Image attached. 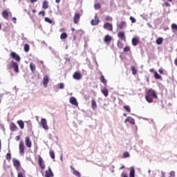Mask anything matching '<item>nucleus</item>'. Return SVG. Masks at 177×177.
I'll return each instance as SVG.
<instances>
[{
    "instance_id": "31",
    "label": "nucleus",
    "mask_w": 177,
    "mask_h": 177,
    "mask_svg": "<svg viewBox=\"0 0 177 177\" xmlns=\"http://www.w3.org/2000/svg\"><path fill=\"white\" fill-rule=\"evenodd\" d=\"M145 99L148 103H153V97H149V95H145Z\"/></svg>"
},
{
    "instance_id": "58",
    "label": "nucleus",
    "mask_w": 177,
    "mask_h": 177,
    "mask_svg": "<svg viewBox=\"0 0 177 177\" xmlns=\"http://www.w3.org/2000/svg\"><path fill=\"white\" fill-rule=\"evenodd\" d=\"M162 176L161 177H165V173L164 171H161Z\"/></svg>"
},
{
    "instance_id": "12",
    "label": "nucleus",
    "mask_w": 177,
    "mask_h": 177,
    "mask_svg": "<svg viewBox=\"0 0 177 177\" xmlns=\"http://www.w3.org/2000/svg\"><path fill=\"white\" fill-rule=\"evenodd\" d=\"M125 124H127V122H129V124H132V125H135V119L128 116L125 121H124Z\"/></svg>"
},
{
    "instance_id": "24",
    "label": "nucleus",
    "mask_w": 177,
    "mask_h": 177,
    "mask_svg": "<svg viewBox=\"0 0 177 177\" xmlns=\"http://www.w3.org/2000/svg\"><path fill=\"white\" fill-rule=\"evenodd\" d=\"M13 165H15V167H17V168H19V167H20V162L17 160V159H13Z\"/></svg>"
},
{
    "instance_id": "32",
    "label": "nucleus",
    "mask_w": 177,
    "mask_h": 177,
    "mask_svg": "<svg viewBox=\"0 0 177 177\" xmlns=\"http://www.w3.org/2000/svg\"><path fill=\"white\" fill-rule=\"evenodd\" d=\"M156 44L157 45H161L162 44V37H158L156 39Z\"/></svg>"
},
{
    "instance_id": "49",
    "label": "nucleus",
    "mask_w": 177,
    "mask_h": 177,
    "mask_svg": "<svg viewBox=\"0 0 177 177\" xmlns=\"http://www.w3.org/2000/svg\"><path fill=\"white\" fill-rule=\"evenodd\" d=\"M169 175H170V177H174V176H175V171H170Z\"/></svg>"
},
{
    "instance_id": "8",
    "label": "nucleus",
    "mask_w": 177,
    "mask_h": 177,
    "mask_svg": "<svg viewBox=\"0 0 177 177\" xmlns=\"http://www.w3.org/2000/svg\"><path fill=\"white\" fill-rule=\"evenodd\" d=\"M45 177H53V171H52V169L50 167H48V170L46 171Z\"/></svg>"
},
{
    "instance_id": "2",
    "label": "nucleus",
    "mask_w": 177,
    "mask_h": 177,
    "mask_svg": "<svg viewBox=\"0 0 177 177\" xmlns=\"http://www.w3.org/2000/svg\"><path fill=\"white\" fill-rule=\"evenodd\" d=\"M40 125L45 131H48L49 129V127H48V121L45 118L41 119Z\"/></svg>"
},
{
    "instance_id": "5",
    "label": "nucleus",
    "mask_w": 177,
    "mask_h": 177,
    "mask_svg": "<svg viewBox=\"0 0 177 177\" xmlns=\"http://www.w3.org/2000/svg\"><path fill=\"white\" fill-rule=\"evenodd\" d=\"M103 28L107 30L108 31H113V24L106 22L104 24Z\"/></svg>"
},
{
    "instance_id": "17",
    "label": "nucleus",
    "mask_w": 177,
    "mask_h": 177,
    "mask_svg": "<svg viewBox=\"0 0 177 177\" xmlns=\"http://www.w3.org/2000/svg\"><path fill=\"white\" fill-rule=\"evenodd\" d=\"M118 28H120V30L124 28V27H127V22L122 21L121 23H120L119 24H118Z\"/></svg>"
},
{
    "instance_id": "26",
    "label": "nucleus",
    "mask_w": 177,
    "mask_h": 177,
    "mask_svg": "<svg viewBox=\"0 0 177 177\" xmlns=\"http://www.w3.org/2000/svg\"><path fill=\"white\" fill-rule=\"evenodd\" d=\"M96 107H97V105L96 104V101H95V100H92L91 109H93V110H95L96 109Z\"/></svg>"
},
{
    "instance_id": "27",
    "label": "nucleus",
    "mask_w": 177,
    "mask_h": 177,
    "mask_svg": "<svg viewBox=\"0 0 177 177\" xmlns=\"http://www.w3.org/2000/svg\"><path fill=\"white\" fill-rule=\"evenodd\" d=\"M48 2L46 1H44L42 4L43 9H48L49 8Z\"/></svg>"
},
{
    "instance_id": "13",
    "label": "nucleus",
    "mask_w": 177,
    "mask_h": 177,
    "mask_svg": "<svg viewBox=\"0 0 177 177\" xmlns=\"http://www.w3.org/2000/svg\"><path fill=\"white\" fill-rule=\"evenodd\" d=\"M69 102L73 106H78V102H77V99L75 97H71L69 99Z\"/></svg>"
},
{
    "instance_id": "45",
    "label": "nucleus",
    "mask_w": 177,
    "mask_h": 177,
    "mask_svg": "<svg viewBox=\"0 0 177 177\" xmlns=\"http://www.w3.org/2000/svg\"><path fill=\"white\" fill-rule=\"evenodd\" d=\"M131 71H132V74H133V75H135V74H136V69H135V67H133V66L131 67Z\"/></svg>"
},
{
    "instance_id": "22",
    "label": "nucleus",
    "mask_w": 177,
    "mask_h": 177,
    "mask_svg": "<svg viewBox=\"0 0 177 177\" xmlns=\"http://www.w3.org/2000/svg\"><path fill=\"white\" fill-rule=\"evenodd\" d=\"M17 124L21 129H24V122L23 120H18Z\"/></svg>"
},
{
    "instance_id": "18",
    "label": "nucleus",
    "mask_w": 177,
    "mask_h": 177,
    "mask_svg": "<svg viewBox=\"0 0 177 177\" xmlns=\"http://www.w3.org/2000/svg\"><path fill=\"white\" fill-rule=\"evenodd\" d=\"M81 77H82L81 73L78 72H75L73 75V77L74 78V80H80Z\"/></svg>"
},
{
    "instance_id": "34",
    "label": "nucleus",
    "mask_w": 177,
    "mask_h": 177,
    "mask_svg": "<svg viewBox=\"0 0 177 177\" xmlns=\"http://www.w3.org/2000/svg\"><path fill=\"white\" fill-rule=\"evenodd\" d=\"M61 39H66L67 38V33L63 32L60 36Z\"/></svg>"
},
{
    "instance_id": "19",
    "label": "nucleus",
    "mask_w": 177,
    "mask_h": 177,
    "mask_svg": "<svg viewBox=\"0 0 177 177\" xmlns=\"http://www.w3.org/2000/svg\"><path fill=\"white\" fill-rule=\"evenodd\" d=\"M131 42H132V45L133 46H136V45H138V44H139V39H138V38H136V37H133L131 39Z\"/></svg>"
},
{
    "instance_id": "50",
    "label": "nucleus",
    "mask_w": 177,
    "mask_h": 177,
    "mask_svg": "<svg viewBox=\"0 0 177 177\" xmlns=\"http://www.w3.org/2000/svg\"><path fill=\"white\" fill-rule=\"evenodd\" d=\"M39 15H41L42 17H44L45 16V12H44V11H40V12H39Z\"/></svg>"
},
{
    "instance_id": "16",
    "label": "nucleus",
    "mask_w": 177,
    "mask_h": 177,
    "mask_svg": "<svg viewBox=\"0 0 177 177\" xmlns=\"http://www.w3.org/2000/svg\"><path fill=\"white\" fill-rule=\"evenodd\" d=\"M71 169L73 171V175H75V176L81 177V173H80V171L75 170V169H74V167L71 166Z\"/></svg>"
},
{
    "instance_id": "28",
    "label": "nucleus",
    "mask_w": 177,
    "mask_h": 177,
    "mask_svg": "<svg viewBox=\"0 0 177 177\" xmlns=\"http://www.w3.org/2000/svg\"><path fill=\"white\" fill-rule=\"evenodd\" d=\"M118 37H119L120 39H124L125 38V33H124V32H119Z\"/></svg>"
},
{
    "instance_id": "14",
    "label": "nucleus",
    "mask_w": 177,
    "mask_h": 177,
    "mask_svg": "<svg viewBox=\"0 0 177 177\" xmlns=\"http://www.w3.org/2000/svg\"><path fill=\"white\" fill-rule=\"evenodd\" d=\"M9 13H10V12H8V10H4L2 12V16L3 19H6V20H8L9 17Z\"/></svg>"
},
{
    "instance_id": "61",
    "label": "nucleus",
    "mask_w": 177,
    "mask_h": 177,
    "mask_svg": "<svg viewBox=\"0 0 177 177\" xmlns=\"http://www.w3.org/2000/svg\"><path fill=\"white\" fill-rule=\"evenodd\" d=\"M56 3H60V0H55Z\"/></svg>"
},
{
    "instance_id": "40",
    "label": "nucleus",
    "mask_w": 177,
    "mask_h": 177,
    "mask_svg": "<svg viewBox=\"0 0 177 177\" xmlns=\"http://www.w3.org/2000/svg\"><path fill=\"white\" fill-rule=\"evenodd\" d=\"M105 20L106 21H113V17H111L110 16H106V17H105Z\"/></svg>"
},
{
    "instance_id": "36",
    "label": "nucleus",
    "mask_w": 177,
    "mask_h": 177,
    "mask_svg": "<svg viewBox=\"0 0 177 177\" xmlns=\"http://www.w3.org/2000/svg\"><path fill=\"white\" fill-rule=\"evenodd\" d=\"M128 157H130L129 153L128 151H125L123 153V158H128Z\"/></svg>"
},
{
    "instance_id": "62",
    "label": "nucleus",
    "mask_w": 177,
    "mask_h": 177,
    "mask_svg": "<svg viewBox=\"0 0 177 177\" xmlns=\"http://www.w3.org/2000/svg\"><path fill=\"white\" fill-rule=\"evenodd\" d=\"M124 168H125V166L122 165V166L120 168V169H124Z\"/></svg>"
},
{
    "instance_id": "35",
    "label": "nucleus",
    "mask_w": 177,
    "mask_h": 177,
    "mask_svg": "<svg viewBox=\"0 0 177 177\" xmlns=\"http://www.w3.org/2000/svg\"><path fill=\"white\" fill-rule=\"evenodd\" d=\"M154 77L156 80H160L161 78V75H160L157 72H154Z\"/></svg>"
},
{
    "instance_id": "54",
    "label": "nucleus",
    "mask_w": 177,
    "mask_h": 177,
    "mask_svg": "<svg viewBox=\"0 0 177 177\" xmlns=\"http://www.w3.org/2000/svg\"><path fill=\"white\" fill-rule=\"evenodd\" d=\"M30 3H34V2H38V0H30Z\"/></svg>"
},
{
    "instance_id": "41",
    "label": "nucleus",
    "mask_w": 177,
    "mask_h": 177,
    "mask_svg": "<svg viewBox=\"0 0 177 177\" xmlns=\"http://www.w3.org/2000/svg\"><path fill=\"white\" fill-rule=\"evenodd\" d=\"M124 109L126 111H128V113H131V107H129V106H124Z\"/></svg>"
},
{
    "instance_id": "29",
    "label": "nucleus",
    "mask_w": 177,
    "mask_h": 177,
    "mask_svg": "<svg viewBox=\"0 0 177 177\" xmlns=\"http://www.w3.org/2000/svg\"><path fill=\"white\" fill-rule=\"evenodd\" d=\"M100 81L102 82V84H104V85H107V80H106L104 75H101Z\"/></svg>"
},
{
    "instance_id": "23",
    "label": "nucleus",
    "mask_w": 177,
    "mask_h": 177,
    "mask_svg": "<svg viewBox=\"0 0 177 177\" xmlns=\"http://www.w3.org/2000/svg\"><path fill=\"white\" fill-rule=\"evenodd\" d=\"M10 128L11 131H12V132H15V131H16L17 129V127L16 126V124L15 123H11Z\"/></svg>"
},
{
    "instance_id": "59",
    "label": "nucleus",
    "mask_w": 177,
    "mask_h": 177,
    "mask_svg": "<svg viewBox=\"0 0 177 177\" xmlns=\"http://www.w3.org/2000/svg\"><path fill=\"white\" fill-rule=\"evenodd\" d=\"M174 64L177 66V59L174 60Z\"/></svg>"
},
{
    "instance_id": "7",
    "label": "nucleus",
    "mask_w": 177,
    "mask_h": 177,
    "mask_svg": "<svg viewBox=\"0 0 177 177\" xmlns=\"http://www.w3.org/2000/svg\"><path fill=\"white\" fill-rule=\"evenodd\" d=\"M10 56L12 59H15L16 62H20V56L19 55L16 54L15 52H11Z\"/></svg>"
},
{
    "instance_id": "47",
    "label": "nucleus",
    "mask_w": 177,
    "mask_h": 177,
    "mask_svg": "<svg viewBox=\"0 0 177 177\" xmlns=\"http://www.w3.org/2000/svg\"><path fill=\"white\" fill-rule=\"evenodd\" d=\"M118 46L121 49L122 48V44L120 41H118Z\"/></svg>"
},
{
    "instance_id": "42",
    "label": "nucleus",
    "mask_w": 177,
    "mask_h": 177,
    "mask_svg": "<svg viewBox=\"0 0 177 177\" xmlns=\"http://www.w3.org/2000/svg\"><path fill=\"white\" fill-rule=\"evenodd\" d=\"M58 86H59V89H64V83H59L58 84Z\"/></svg>"
},
{
    "instance_id": "4",
    "label": "nucleus",
    "mask_w": 177,
    "mask_h": 177,
    "mask_svg": "<svg viewBox=\"0 0 177 177\" xmlns=\"http://www.w3.org/2000/svg\"><path fill=\"white\" fill-rule=\"evenodd\" d=\"M147 96H149V97H153L154 99H157V94H156V92L151 89L149 90L147 92Z\"/></svg>"
},
{
    "instance_id": "60",
    "label": "nucleus",
    "mask_w": 177,
    "mask_h": 177,
    "mask_svg": "<svg viewBox=\"0 0 177 177\" xmlns=\"http://www.w3.org/2000/svg\"><path fill=\"white\" fill-rule=\"evenodd\" d=\"M149 71H150L151 73H154V68L150 69Z\"/></svg>"
},
{
    "instance_id": "20",
    "label": "nucleus",
    "mask_w": 177,
    "mask_h": 177,
    "mask_svg": "<svg viewBox=\"0 0 177 177\" xmlns=\"http://www.w3.org/2000/svg\"><path fill=\"white\" fill-rule=\"evenodd\" d=\"M102 93L104 95V96H105V97H107V96H109V90L107 88H104L102 90Z\"/></svg>"
},
{
    "instance_id": "43",
    "label": "nucleus",
    "mask_w": 177,
    "mask_h": 177,
    "mask_svg": "<svg viewBox=\"0 0 177 177\" xmlns=\"http://www.w3.org/2000/svg\"><path fill=\"white\" fill-rule=\"evenodd\" d=\"M94 9H100V3H96L94 5Z\"/></svg>"
},
{
    "instance_id": "9",
    "label": "nucleus",
    "mask_w": 177,
    "mask_h": 177,
    "mask_svg": "<svg viewBox=\"0 0 177 177\" xmlns=\"http://www.w3.org/2000/svg\"><path fill=\"white\" fill-rule=\"evenodd\" d=\"M39 165L40 168H41V169H45V163H44V159H42V158H41V156H39Z\"/></svg>"
},
{
    "instance_id": "6",
    "label": "nucleus",
    "mask_w": 177,
    "mask_h": 177,
    "mask_svg": "<svg viewBox=\"0 0 177 177\" xmlns=\"http://www.w3.org/2000/svg\"><path fill=\"white\" fill-rule=\"evenodd\" d=\"M48 83H49V77L48 75H45L43 78V85L44 88H48Z\"/></svg>"
},
{
    "instance_id": "1",
    "label": "nucleus",
    "mask_w": 177,
    "mask_h": 177,
    "mask_svg": "<svg viewBox=\"0 0 177 177\" xmlns=\"http://www.w3.org/2000/svg\"><path fill=\"white\" fill-rule=\"evenodd\" d=\"M12 67L14 68L15 73H19V64H17V62H15V61H11L10 64L7 65V68L8 70H10Z\"/></svg>"
},
{
    "instance_id": "46",
    "label": "nucleus",
    "mask_w": 177,
    "mask_h": 177,
    "mask_svg": "<svg viewBox=\"0 0 177 177\" xmlns=\"http://www.w3.org/2000/svg\"><path fill=\"white\" fill-rule=\"evenodd\" d=\"M171 28H172L173 30H177V25H176V24H173L171 25Z\"/></svg>"
},
{
    "instance_id": "21",
    "label": "nucleus",
    "mask_w": 177,
    "mask_h": 177,
    "mask_svg": "<svg viewBox=\"0 0 177 177\" xmlns=\"http://www.w3.org/2000/svg\"><path fill=\"white\" fill-rule=\"evenodd\" d=\"M111 39H113V38L111 37V36L106 35L104 38V41L105 42H110L111 41Z\"/></svg>"
},
{
    "instance_id": "55",
    "label": "nucleus",
    "mask_w": 177,
    "mask_h": 177,
    "mask_svg": "<svg viewBox=\"0 0 177 177\" xmlns=\"http://www.w3.org/2000/svg\"><path fill=\"white\" fill-rule=\"evenodd\" d=\"M15 139H16L17 141L20 140V136H17L16 138H15Z\"/></svg>"
},
{
    "instance_id": "57",
    "label": "nucleus",
    "mask_w": 177,
    "mask_h": 177,
    "mask_svg": "<svg viewBox=\"0 0 177 177\" xmlns=\"http://www.w3.org/2000/svg\"><path fill=\"white\" fill-rule=\"evenodd\" d=\"M158 73H160V74H162V73H163L162 69V68H160V69L158 70Z\"/></svg>"
},
{
    "instance_id": "38",
    "label": "nucleus",
    "mask_w": 177,
    "mask_h": 177,
    "mask_svg": "<svg viewBox=\"0 0 177 177\" xmlns=\"http://www.w3.org/2000/svg\"><path fill=\"white\" fill-rule=\"evenodd\" d=\"M50 157H51L53 160H55V152L53 151H50Z\"/></svg>"
},
{
    "instance_id": "56",
    "label": "nucleus",
    "mask_w": 177,
    "mask_h": 177,
    "mask_svg": "<svg viewBox=\"0 0 177 177\" xmlns=\"http://www.w3.org/2000/svg\"><path fill=\"white\" fill-rule=\"evenodd\" d=\"M165 6L167 7L171 6V5L168 2L165 3Z\"/></svg>"
},
{
    "instance_id": "44",
    "label": "nucleus",
    "mask_w": 177,
    "mask_h": 177,
    "mask_svg": "<svg viewBox=\"0 0 177 177\" xmlns=\"http://www.w3.org/2000/svg\"><path fill=\"white\" fill-rule=\"evenodd\" d=\"M129 19L131 20V23H136V19L133 17H130Z\"/></svg>"
},
{
    "instance_id": "63",
    "label": "nucleus",
    "mask_w": 177,
    "mask_h": 177,
    "mask_svg": "<svg viewBox=\"0 0 177 177\" xmlns=\"http://www.w3.org/2000/svg\"><path fill=\"white\" fill-rule=\"evenodd\" d=\"M48 49H50L51 50V52H53V50L52 49V47L49 46Z\"/></svg>"
},
{
    "instance_id": "3",
    "label": "nucleus",
    "mask_w": 177,
    "mask_h": 177,
    "mask_svg": "<svg viewBox=\"0 0 177 177\" xmlns=\"http://www.w3.org/2000/svg\"><path fill=\"white\" fill-rule=\"evenodd\" d=\"M24 142L20 141L19 145V150L20 156H24Z\"/></svg>"
},
{
    "instance_id": "11",
    "label": "nucleus",
    "mask_w": 177,
    "mask_h": 177,
    "mask_svg": "<svg viewBox=\"0 0 177 177\" xmlns=\"http://www.w3.org/2000/svg\"><path fill=\"white\" fill-rule=\"evenodd\" d=\"M91 26H97L99 24V18H97V16H95L94 19H92L91 21Z\"/></svg>"
},
{
    "instance_id": "51",
    "label": "nucleus",
    "mask_w": 177,
    "mask_h": 177,
    "mask_svg": "<svg viewBox=\"0 0 177 177\" xmlns=\"http://www.w3.org/2000/svg\"><path fill=\"white\" fill-rule=\"evenodd\" d=\"M128 50H129V47H128V46L124 47V52H128Z\"/></svg>"
},
{
    "instance_id": "25",
    "label": "nucleus",
    "mask_w": 177,
    "mask_h": 177,
    "mask_svg": "<svg viewBox=\"0 0 177 177\" xmlns=\"http://www.w3.org/2000/svg\"><path fill=\"white\" fill-rule=\"evenodd\" d=\"M129 177H135V168L131 167Z\"/></svg>"
},
{
    "instance_id": "30",
    "label": "nucleus",
    "mask_w": 177,
    "mask_h": 177,
    "mask_svg": "<svg viewBox=\"0 0 177 177\" xmlns=\"http://www.w3.org/2000/svg\"><path fill=\"white\" fill-rule=\"evenodd\" d=\"M30 71H31L32 73H34V71H35V68H36L35 64H32V63H30Z\"/></svg>"
},
{
    "instance_id": "37",
    "label": "nucleus",
    "mask_w": 177,
    "mask_h": 177,
    "mask_svg": "<svg viewBox=\"0 0 177 177\" xmlns=\"http://www.w3.org/2000/svg\"><path fill=\"white\" fill-rule=\"evenodd\" d=\"M44 21L46 23H49V24H52V23H53L52 20L48 18V17H45Z\"/></svg>"
},
{
    "instance_id": "33",
    "label": "nucleus",
    "mask_w": 177,
    "mask_h": 177,
    "mask_svg": "<svg viewBox=\"0 0 177 177\" xmlns=\"http://www.w3.org/2000/svg\"><path fill=\"white\" fill-rule=\"evenodd\" d=\"M24 52H28V50H30V45H28V44H26L24 45Z\"/></svg>"
},
{
    "instance_id": "48",
    "label": "nucleus",
    "mask_w": 177,
    "mask_h": 177,
    "mask_svg": "<svg viewBox=\"0 0 177 177\" xmlns=\"http://www.w3.org/2000/svg\"><path fill=\"white\" fill-rule=\"evenodd\" d=\"M17 19L15 17H12V21H13L14 24H16V23H17Z\"/></svg>"
},
{
    "instance_id": "52",
    "label": "nucleus",
    "mask_w": 177,
    "mask_h": 177,
    "mask_svg": "<svg viewBox=\"0 0 177 177\" xmlns=\"http://www.w3.org/2000/svg\"><path fill=\"white\" fill-rule=\"evenodd\" d=\"M17 177H24V176H23V173L20 172L18 174Z\"/></svg>"
},
{
    "instance_id": "10",
    "label": "nucleus",
    "mask_w": 177,
    "mask_h": 177,
    "mask_svg": "<svg viewBox=\"0 0 177 177\" xmlns=\"http://www.w3.org/2000/svg\"><path fill=\"white\" fill-rule=\"evenodd\" d=\"M80 13H75L73 17V21L75 24H78V22L80 21Z\"/></svg>"
},
{
    "instance_id": "15",
    "label": "nucleus",
    "mask_w": 177,
    "mask_h": 177,
    "mask_svg": "<svg viewBox=\"0 0 177 177\" xmlns=\"http://www.w3.org/2000/svg\"><path fill=\"white\" fill-rule=\"evenodd\" d=\"M26 146L28 147L29 149L31 148L32 143L31 140H30V137H26L25 140Z\"/></svg>"
},
{
    "instance_id": "39",
    "label": "nucleus",
    "mask_w": 177,
    "mask_h": 177,
    "mask_svg": "<svg viewBox=\"0 0 177 177\" xmlns=\"http://www.w3.org/2000/svg\"><path fill=\"white\" fill-rule=\"evenodd\" d=\"M6 157V160H8V161H10V160L12 159V156L10 155V153H8Z\"/></svg>"
},
{
    "instance_id": "53",
    "label": "nucleus",
    "mask_w": 177,
    "mask_h": 177,
    "mask_svg": "<svg viewBox=\"0 0 177 177\" xmlns=\"http://www.w3.org/2000/svg\"><path fill=\"white\" fill-rule=\"evenodd\" d=\"M122 177H128V174L122 173Z\"/></svg>"
},
{
    "instance_id": "64",
    "label": "nucleus",
    "mask_w": 177,
    "mask_h": 177,
    "mask_svg": "<svg viewBox=\"0 0 177 177\" xmlns=\"http://www.w3.org/2000/svg\"><path fill=\"white\" fill-rule=\"evenodd\" d=\"M32 13H35V12H37V10H35V9H33V10H32Z\"/></svg>"
}]
</instances>
